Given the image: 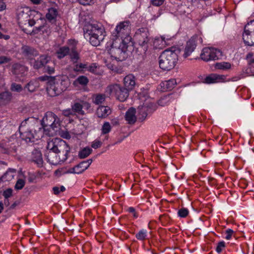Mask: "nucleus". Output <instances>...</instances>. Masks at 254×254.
<instances>
[{
    "label": "nucleus",
    "instance_id": "7c9ffc66",
    "mask_svg": "<svg viewBox=\"0 0 254 254\" xmlns=\"http://www.w3.org/2000/svg\"><path fill=\"white\" fill-rule=\"evenodd\" d=\"M210 60H217L222 56V52L213 48H211Z\"/></svg>",
    "mask_w": 254,
    "mask_h": 254
},
{
    "label": "nucleus",
    "instance_id": "ddd939ff",
    "mask_svg": "<svg viewBox=\"0 0 254 254\" xmlns=\"http://www.w3.org/2000/svg\"><path fill=\"white\" fill-rule=\"evenodd\" d=\"M85 29L86 31H84V37H87V34H93L94 36H97L98 38L102 36V39L104 40L105 31L101 24H91L88 25Z\"/></svg>",
    "mask_w": 254,
    "mask_h": 254
},
{
    "label": "nucleus",
    "instance_id": "dca6fc26",
    "mask_svg": "<svg viewBox=\"0 0 254 254\" xmlns=\"http://www.w3.org/2000/svg\"><path fill=\"white\" fill-rule=\"evenodd\" d=\"M22 55L28 59H32L38 55V51L33 47L28 45H23L21 48Z\"/></svg>",
    "mask_w": 254,
    "mask_h": 254
},
{
    "label": "nucleus",
    "instance_id": "4468645a",
    "mask_svg": "<svg viewBox=\"0 0 254 254\" xmlns=\"http://www.w3.org/2000/svg\"><path fill=\"white\" fill-rule=\"evenodd\" d=\"M25 123L30 125V127L32 129L33 133H35L36 130H40L41 132V138L43 135V132L45 127L41 125V123L37 119H35L33 117L28 118L25 120Z\"/></svg>",
    "mask_w": 254,
    "mask_h": 254
},
{
    "label": "nucleus",
    "instance_id": "de8ad7c7",
    "mask_svg": "<svg viewBox=\"0 0 254 254\" xmlns=\"http://www.w3.org/2000/svg\"><path fill=\"white\" fill-rule=\"evenodd\" d=\"M63 114L65 117H70L75 115L72 108L70 109H67L63 111Z\"/></svg>",
    "mask_w": 254,
    "mask_h": 254
},
{
    "label": "nucleus",
    "instance_id": "6e6d98bb",
    "mask_svg": "<svg viewBox=\"0 0 254 254\" xmlns=\"http://www.w3.org/2000/svg\"><path fill=\"white\" fill-rule=\"evenodd\" d=\"M234 233V231L233 230L229 229L226 231V233L227 234L225 238L227 240H230L231 238L232 235L233 233Z\"/></svg>",
    "mask_w": 254,
    "mask_h": 254
},
{
    "label": "nucleus",
    "instance_id": "f704fd0d",
    "mask_svg": "<svg viewBox=\"0 0 254 254\" xmlns=\"http://www.w3.org/2000/svg\"><path fill=\"white\" fill-rule=\"evenodd\" d=\"M71 108L75 115L76 113L81 115H83L85 114L84 111L82 110L81 104L80 103H74L71 106Z\"/></svg>",
    "mask_w": 254,
    "mask_h": 254
},
{
    "label": "nucleus",
    "instance_id": "bb28decb",
    "mask_svg": "<svg viewBox=\"0 0 254 254\" xmlns=\"http://www.w3.org/2000/svg\"><path fill=\"white\" fill-rule=\"evenodd\" d=\"M177 84V82L175 79H171L169 80L165 81L162 83V87L164 89L171 90Z\"/></svg>",
    "mask_w": 254,
    "mask_h": 254
},
{
    "label": "nucleus",
    "instance_id": "09e8293b",
    "mask_svg": "<svg viewBox=\"0 0 254 254\" xmlns=\"http://www.w3.org/2000/svg\"><path fill=\"white\" fill-rule=\"evenodd\" d=\"M225 243L224 241L220 242L218 243L217 247L216 248V251L218 253H220L222 249L225 248Z\"/></svg>",
    "mask_w": 254,
    "mask_h": 254
},
{
    "label": "nucleus",
    "instance_id": "c85d7f7f",
    "mask_svg": "<svg viewBox=\"0 0 254 254\" xmlns=\"http://www.w3.org/2000/svg\"><path fill=\"white\" fill-rule=\"evenodd\" d=\"M70 47L67 46H64L61 47L59 50L56 52L57 57L59 59L64 58L65 56L68 55L70 52Z\"/></svg>",
    "mask_w": 254,
    "mask_h": 254
},
{
    "label": "nucleus",
    "instance_id": "b1692460",
    "mask_svg": "<svg viewBox=\"0 0 254 254\" xmlns=\"http://www.w3.org/2000/svg\"><path fill=\"white\" fill-rule=\"evenodd\" d=\"M70 59L73 63H76L79 59V55L77 51V48L75 45H72L70 47L69 54Z\"/></svg>",
    "mask_w": 254,
    "mask_h": 254
},
{
    "label": "nucleus",
    "instance_id": "a19ab883",
    "mask_svg": "<svg viewBox=\"0 0 254 254\" xmlns=\"http://www.w3.org/2000/svg\"><path fill=\"white\" fill-rule=\"evenodd\" d=\"M105 100V95L104 94H98L96 96L94 103L97 105L102 103Z\"/></svg>",
    "mask_w": 254,
    "mask_h": 254
},
{
    "label": "nucleus",
    "instance_id": "9d476101",
    "mask_svg": "<svg viewBox=\"0 0 254 254\" xmlns=\"http://www.w3.org/2000/svg\"><path fill=\"white\" fill-rule=\"evenodd\" d=\"M129 21H125L120 22L115 29L114 32L112 33V38L115 39H118L123 36L128 35L130 33V26Z\"/></svg>",
    "mask_w": 254,
    "mask_h": 254
},
{
    "label": "nucleus",
    "instance_id": "412c9836",
    "mask_svg": "<svg viewBox=\"0 0 254 254\" xmlns=\"http://www.w3.org/2000/svg\"><path fill=\"white\" fill-rule=\"evenodd\" d=\"M93 160L92 159H89L86 161H83L81 162L80 163L76 165V168L77 169V174H80L83 173L85 170H86L92 163Z\"/></svg>",
    "mask_w": 254,
    "mask_h": 254
},
{
    "label": "nucleus",
    "instance_id": "0e129e2a",
    "mask_svg": "<svg viewBox=\"0 0 254 254\" xmlns=\"http://www.w3.org/2000/svg\"><path fill=\"white\" fill-rule=\"evenodd\" d=\"M53 190L54 194L56 195L59 194L60 192L61 191L59 189V188L58 187H54L53 188Z\"/></svg>",
    "mask_w": 254,
    "mask_h": 254
},
{
    "label": "nucleus",
    "instance_id": "603ef678",
    "mask_svg": "<svg viewBox=\"0 0 254 254\" xmlns=\"http://www.w3.org/2000/svg\"><path fill=\"white\" fill-rule=\"evenodd\" d=\"M81 4L86 5L94 3L95 0H77Z\"/></svg>",
    "mask_w": 254,
    "mask_h": 254
},
{
    "label": "nucleus",
    "instance_id": "7ed1b4c3",
    "mask_svg": "<svg viewBox=\"0 0 254 254\" xmlns=\"http://www.w3.org/2000/svg\"><path fill=\"white\" fill-rule=\"evenodd\" d=\"M178 55L174 51L167 49L159 57V66L164 70H170L176 65Z\"/></svg>",
    "mask_w": 254,
    "mask_h": 254
},
{
    "label": "nucleus",
    "instance_id": "5701e85b",
    "mask_svg": "<svg viewBox=\"0 0 254 254\" xmlns=\"http://www.w3.org/2000/svg\"><path fill=\"white\" fill-rule=\"evenodd\" d=\"M224 79V75H220L216 74H211L204 79V82L207 84H211L220 81Z\"/></svg>",
    "mask_w": 254,
    "mask_h": 254
},
{
    "label": "nucleus",
    "instance_id": "ea45409f",
    "mask_svg": "<svg viewBox=\"0 0 254 254\" xmlns=\"http://www.w3.org/2000/svg\"><path fill=\"white\" fill-rule=\"evenodd\" d=\"M37 87L36 82L30 81L26 85L25 88H27L29 92H33L36 90Z\"/></svg>",
    "mask_w": 254,
    "mask_h": 254
},
{
    "label": "nucleus",
    "instance_id": "bf43d9fd",
    "mask_svg": "<svg viewBox=\"0 0 254 254\" xmlns=\"http://www.w3.org/2000/svg\"><path fill=\"white\" fill-rule=\"evenodd\" d=\"M86 68V64H79L76 65V67L75 68V70H79L80 69H83Z\"/></svg>",
    "mask_w": 254,
    "mask_h": 254
},
{
    "label": "nucleus",
    "instance_id": "2eb2a0df",
    "mask_svg": "<svg viewBox=\"0 0 254 254\" xmlns=\"http://www.w3.org/2000/svg\"><path fill=\"white\" fill-rule=\"evenodd\" d=\"M28 68L19 63H15L12 64L11 71L16 77H23L26 75Z\"/></svg>",
    "mask_w": 254,
    "mask_h": 254
},
{
    "label": "nucleus",
    "instance_id": "49530a36",
    "mask_svg": "<svg viewBox=\"0 0 254 254\" xmlns=\"http://www.w3.org/2000/svg\"><path fill=\"white\" fill-rule=\"evenodd\" d=\"M189 214L188 210L186 208H182L178 211V216L182 218H185L188 216Z\"/></svg>",
    "mask_w": 254,
    "mask_h": 254
},
{
    "label": "nucleus",
    "instance_id": "1a4fd4ad",
    "mask_svg": "<svg viewBox=\"0 0 254 254\" xmlns=\"http://www.w3.org/2000/svg\"><path fill=\"white\" fill-rule=\"evenodd\" d=\"M40 122L41 123V125H42L44 127H50L53 130H56V131L57 130L56 129L59 128V119L53 112H47L44 116L42 120Z\"/></svg>",
    "mask_w": 254,
    "mask_h": 254
},
{
    "label": "nucleus",
    "instance_id": "c756f323",
    "mask_svg": "<svg viewBox=\"0 0 254 254\" xmlns=\"http://www.w3.org/2000/svg\"><path fill=\"white\" fill-rule=\"evenodd\" d=\"M85 37L86 38L89 37V42L93 46H99L100 42L103 40L102 36L98 38L97 36H94L93 34H87V36Z\"/></svg>",
    "mask_w": 254,
    "mask_h": 254
},
{
    "label": "nucleus",
    "instance_id": "9b49d317",
    "mask_svg": "<svg viewBox=\"0 0 254 254\" xmlns=\"http://www.w3.org/2000/svg\"><path fill=\"white\" fill-rule=\"evenodd\" d=\"M201 43L202 39L200 36L194 35L187 42L184 54V57L186 58L194 51L198 43Z\"/></svg>",
    "mask_w": 254,
    "mask_h": 254
},
{
    "label": "nucleus",
    "instance_id": "774afa93",
    "mask_svg": "<svg viewBox=\"0 0 254 254\" xmlns=\"http://www.w3.org/2000/svg\"><path fill=\"white\" fill-rule=\"evenodd\" d=\"M35 179V177L34 175H29L28 178V180L29 182L32 183L33 182L34 180Z\"/></svg>",
    "mask_w": 254,
    "mask_h": 254
},
{
    "label": "nucleus",
    "instance_id": "69168bd1",
    "mask_svg": "<svg viewBox=\"0 0 254 254\" xmlns=\"http://www.w3.org/2000/svg\"><path fill=\"white\" fill-rule=\"evenodd\" d=\"M27 21H28V25L30 26H34L36 23L35 20L33 19H28L27 20Z\"/></svg>",
    "mask_w": 254,
    "mask_h": 254
},
{
    "label": "nucleus",
    "instance_id": "3c124183",
    "mask_svg": "<svg viewBox=\"0 0 254 254\" xmlns=\"http://www.w3.org/2000/svg\"><path fill=\"white\" fill-rule=\"evenodd\" d=\"M11 59L9 57H5V56H0V64H4L6 63H8L10 62Z\"/></svg>",
    "mask_w": 254,
    "mask_h": 254
},
{
    "label": "nucleus",
    "instance_id": "39448f33",
    "mask_svg": "<svg viewBox=\"0 0 254 254\" xmlns=\"http://www.w3.org/2000/svg\"><path fill=\"white\" fill-rule=\"evenodd\" d=\"M19 130L21 139L26 142H34L35 140H38L41 138L40 130H36L35 133H33L30 127V125L28 123L25 124V120L22 122Z\"/></svg>",
    "mask_w": 254,
    "mask_h": 254
},
{
    "label": "nucleus",
    "instance_id": "423d86ee",
    "mask_svg": "<svg viewBox=\"0 0 254 254\" xmlns=\"http://www.w3.org/2000/svg\"><path fill=\"white\" fill-rule=\"evenodd\" d=\"M148 30L146 28H141L138 29L134 35V38L136 43L138 44L144 53L147 51L148 48L150 38Z\"/></svg>",
    "mask_w": 254,
    "mask_h": 254
},
{
    "label": "nucleus",
    "instance_id": "052dcab7",
    "mask_svg": "<svg viewBox=\"0 0 254 254\" xmlns=\"http://www.w3.org/2000/svg\"><path fill=\"white\" fill-rule=\"evenodd\" d=\"M66 173H73V174H77V169L76 168V166L74 167L69 168L66 172Z\"/></svg>",
    "mask_w": 254,
    "mask_h": 254
},
{
    "label": "nucleus",
    "instance_id": "72a5a7b5",
    "mask_svg": "<svg viewBox=\"0 0 254 254\" xmlns=\"http://www.w3.org/2000/svg\"><path fill=\"white\" fill-rule=\"evenodd\" d=\"M92 150L89 147H85L78 153V157L80 159H84L88 157L92 152Z\"/></svg>",
    "mask_w": 254,
    "mask_h": 254
},
{
    "label": "nucleus",
    "instance_id": "cd10ccee",
    "mask_svg": "<svg viewBox=\"0 0 254 254\" xmlns=\"http://www.w3.org/2000/svg\"><path fill=\"white\" fill-rule=\"evenodd\" d=\"M131 37L130 36L129 34L128 35L123 36L118 39H115V41H118L119 44H121V46H125L127 50L128 46V44L131 42Z\"/></svg>",
    "mask_w": 254,
    "mask_h": 254
},
{
    "label": "nucleus",
    "instance_id": "f3484780",
    "mask_svg": "<svg viewBox=\"0 0 254 254\" xmlns=\"http://www.w3.org/2000/svg\"><path fill=\"white\" fill-rule=\"evenodd\" d=\"M139 113L144 120L148 114H150L156 110L154 104L151 103H146L138 107Z\"/></svg>",
    "mask_w": 254,
    "mask_h": 254
},
{
    "label": "nucleus",
    "instance_id": "f257e3e1",
    "mask_svg": "<svg viewBox=\"0 0 254 254\" xmlns=\"http://www.w3.org/2000/svg\"><path fill=\"white\" fill-rule=\"evenodd\" d=\"M41 81H47V91L52 97L58 96L65 91L69 85L67 77L44 75L39 77Z\"/></svg>",
    "mask_w": 254,
    "mask_h": 254
},
{
    "label": "nucleus",
    "instance_id": "4c0bfd02",
    "mask_svg": "<svg viewBox=\"0 0 254 254\" xmlns=\"http://www.w3.org/2000/svg\"><path fill=\"white\" fill-rule=\"evenodd\" d=\"M89 82L88 78L83 75L79 76L74 81V84H79L81 85H86Z\"/></svg>",
    "mask_w": 254,
    "mask_h": 254
},
{
    "label": "nucleus",
    "instance_id": "2f4dec72",
    "mask_svg": "<svg viewBox=\"0 0 254 254\" xmlns=\"http://www.w3.org/2000/svg\"><path fill=\"white\" fill-rule=\"evenodd\" d=\"M211 48H204L200 54L201 59L204 61H210Z\"/></svg>",
    "mask_w": 254,
    "mask_h": 254
},
{
    "label": "nucleus",
    "instance_id": "6ab92c4d",
    "mask_svg": "<svg viewBox=\"0 0 254 254\" xmlns=\"http://www.w3.org/2000/svg\"><path fill=\"white\" fill-rule=\"evenodd\" d=\"M31 159L33 162L37 164L39 167H42L43 164L42 153L40 151L34 149L32 152Z\"/></svg>",
    "mask_w": 254,
    "mask_h": 254
},
{
    "label": "nucleus",
    "instance_id": "e433bc0d",
    "mask_svg": "<svg viewBox=\"0 0 254 254\" xmlns=\"http://www.w3.org/2000/svg\"><path fill=\"white\" fill-rule=\"evenodd\" d=\"M231 67V64L228 62L217 63L215 65L216 68L222 70L230 69Z\"/></svg>",
    "mask_w": 254,
    "mask_h": 254
},
{
    "label": "nucleus",
    "instance_id": "58836bf2",
    "mask_svg": "<svg viewBox=\"0 0 254 254\" xmlns=\"http://www.w3.org/2000/svg\"><path fill=\"white\" fill-rule=\"evenodd\" d=\"M11 93L8 91L3 92L0 93V103L8 101L11 99Z\"/></svg>",
    "mask_w": 254,
    "mask_h": 254
},
{
    "label": "nucleus",
    "instance_id": "a211bd4d",
    "mask_svg": "<svg viewBox=\"0 0 254 254\" xmlns=\"http://www.w3.org/2000/svg\"><path fill=\"white\" fill-rule=\"evenodd\" d=\"M125 87L128 91L132 90L135 85V77L131 74L127 75L124 79Z\"/></svg>",
    "mask_w": 254,
    "mask_h": 254
},
{
    "label": "nucleus",
    "instance_id": "6e6552de",
    "mask_svg": "<svg viewBox=\"0 0 254 254\" xmlns=\"http://www.w3.org/2000/svg\"><path fill=\"white\" fill-rule=\"evenodd\" d=\"M106 92L109 95H115L117 99L121 102L125 101L129 95L127 89L118 84H112L107 86Z\"/></svg>",
    "mask_w": 254,
    "mask_h": 254
},
{
    "label": "nucleus",
    "instance_id": "4be33fe9",
    "mask_svg": "<svg viewBox=\"0 0 254 254\" xmlns=\"http://www.w3.org/2000/svg\"><path fill=\"white\" fill-rule=\"evenodd\" d=\"M135 110L133 108H129L126 112L125 118L129 124H133L136 121L135 117Z\"/></svg>",
    "mask_w": 254,
    "mask_h": 254
},
{
    "label": "nucleus",
    "instance_id": "0eeeda50",
    "mask_svg": "<svg viewBox=\"0 0 254 254\" xmlns=\"http://www.w3.org/2000/svg\"><path fill=\"white\" fill-rule=\"evenodd\" d=\"M111 48L109 50V53L112 58H114L117 61H123L127 57V50L125 46H121V44L118 43V41H115L114 38Z\"/></svg>",
    "mask_w": 254,
    "mask_h": 254
},
{
    "label": "nucleus",
    "instance_id": "473e14b6",
    "mask_svg": "<svg viewBox=\"0 0 254 254\" xmlns=\"http://www.w3.org/2000/svg\"><path fill=\"white\" fill-rule=\"evenodd\" d=\"M58 15V11L55 8H50L49 9L48 12L46 14V18L50 21L55 19Z\"/></svg>",
    "mask_w": 254,
    "mask_h": 254
},
{
    "label": "nucleus",
    "instance_id": "13d9d810",
    "mask_svg": "<svg viewBox=\"0 0 254 254\" xmlns=\"http://www.w3.org/2000/svg\"><path fill=\"white\" fill-rule=\"evenodd\" d=\"M44 27L43 25L39 26L38 27H35L32 30V33L34 34L38 33L39 31H40L42 28Z\"/></svg>",
    "mask_w": 254,
    "mask_h": 254
},
{
    "label": "nucleus",
    "instance_id": "338daca9",
    "mask_svg": "<svg viewBox=\"0 0 254 254\" xmlns=\"http://www.w3.org/2000/svg\"><path fill=\"white\" fill-rule=\"evenodd\" d=\"M5 8L6 5L5 3L2 1H0V11L4 10Z\"/></svg>",
    "mask_w": 254,
    "mask_h": 254
},
{
    "label": "nucleus",
    "instance_id": "c03bdc74",
    "mask_svg": "<svg viewBox=\"0 0 254 254\" xmlns=\"http://www.w3.org/2000/svg\"><path fill=\"white\" fill-rule=\"evenodd\" d=\"M25 184V183L24 180L19 179L17 181L14 186V188L17 190H21L24 187Z\"/></svg>",
    "mask_w": 254,
    "mask_h": 254
},
{
    "label": "nucleus",
    "instance_id": "393cba45",
    "mask_svg": "<svg viewBox=\"0 0 254 254\" xmlns=\"http://www.w3.org/2000/svg\"><path fill=\"white\" fill-rule=\"evenodd\" d=\"M243 39L246 45L254 46V36L252 33H243Z\"/></svg>",
    "mask_w": 254,
    "mask_h": 254
},
{
    "label": "nucleus",
    "instance_id": "e2e57ef3",
    "mask_svg": "<svg viewBox=\"0 0 254 254\" xmlns=\"http://www.w3.org/2000/svg\"><path fill=\"white\" fill-rule=\"evenodd\" d=\"M128 211L130 213H132L133 214V215L134 217L137 218V215L135 212V209L132 207H130L128 208Z\"/></svg>",
    "mask_w": 254,
    "mask_h": 254
},
{
    "label": "nucleus",
    "instance_id": "a878e982",
    "mask_svg": "<svg viewBox=\"0 0 254 254\" xmlns=\"http://www.w3.org/2000/svg\"><path fill=\"white\" fill-rule=\"evenodd\" d=\"M60 140V138H56L53 139L52 141L48 142L47 148L49 150V152H53V153L55 154L57 150V146L58 145L57 143H59Z\"/></svg>",
    "mask_w": 254,
    "mask_h": 254
},
{
    "label": "nucleus",
    "instance_id": "a18cd8bd",
    "mask_svg": "<svg viewBox=\"0 0 254 254\" xmlns=\"http://www.w3.org/2000/svg\"><path fill=\"white\" fill-rule=\"evenodd\" d=\"M111 126L108 122H105L102 127V133L105 134L109 133L111 130Z\"/></svg>",
    "mask_w": 254,
    "mask_h": 254
},
{
    "label": "nucleus",
    "instance_id": "20e7f679",
    "mask_svg": "<svg viewBox=\"0 0 254 254\" xmlns=\"http://www.w3.org/2000/svg\"><path fill=\"white\" fill-rule=\"evenodd\" d=\"M43 68V72L49 74H52L55 71V63L52 60L51 58L47 55H42L35 60L33 64V68L38 69Z\"/></svg>",
    "mask_w": 254,
    "mask_h": 254
},
{
    "label": "nucleus",
    "instance_id": "8fccbe9b",
    "mask_svg": "<svg viewBox=\"0 0 254 254\" xmlns=\"http://www.w3.org/2000/svg\"><path fill=\"white\" fill-rule=\"evenodd\" d=\"M12 191L11 189L8 188L3 191V195L5 199H7L12 195Z\"/></svg>",
    "mask_w": 254,
    "mask_h": 254
},
{
    "label": "nucleus",
    "instance_id": "4d7b16f0",
    "mask_svg": "<svg viewBox=\"0 0 254 254\" xmlns=\"http://www.w3.org/2000/svg\"><path fill=\"white\" fill-rule=\"evenodd\" d=\"M97 67L96 64H92L88 67V70L92 73H95Z\"/></svg>",
    "mask_w": 254,
    "mask_h": 254
},
{
    "label": "nucleus",
    "instance_id": "f8f14e48",
    "mask_svg": "<svg viewBox=\"0 0 254 254\" xmlns=\"http://www.w3.org/2000/svg\"><path fill=\"white\" fill-rule=\"evenodd\" d=\"M85 29L86 31H84V37H87V34H93L94 36H97L98 38L102 36V39L104 40L105 31L101 24H91L88 25Z\"/></svg>",
    "mask_w": 254,
    "mask_h": 254
},
{
    "label": "nucleus",
    "instance_id": "680f3d73",
    "mask_svg": "<svg viewBox=\"0 0 254 254\" xmlns=\"http://www.w3.org/2000/svg\"><path fill=\"white\" fill-rule=\"evenodd\" d=\"M81 104V106L82 107V109H84L86 110H88L90 108V105L89 103L87 102H82Z\"/></svg>",
    "mask_w": 254,
    "mask_h": 254
},
{
    "label": "nucleus",
    "instance_id": "79ce46f5",
    "mask_svg": "<svg viewBox=\"0 0 254 254\" xmlns=\"http://www.w3.org/2000/svg\"><path fill=\"white\" fill-rule=\"evenodd\" d=\"M10 89L13 92H20L22 90L23 88L20 84L16 83H12L11 84Z\"/></svg>",
    "mask_w": 254,
    "mask_h": 254
},
{
    "label": "nucleus",
    "instance_id": "f03ea898",
    "mask_svg": "<svg viewBox=\"0 0 254 254\" xmlns=\"http://www.w3.org/2000/svg\"><path fill=\"white\" fill-rule=\"evenodd\" d=\"M57 143V150L55 154L53 152H47L46 154L48 162L54 165L65 161L70 150V147L64 140L61 139L60 143Z\"/></svg>",
    "mask_w": 254,
    "mask_h": 254
},
{
    "label": "nucleus",
    "instance_id": "aec40b11",
    "mask_svg": "<svg viewBox=\"0 0 254 254\" xmlns=\"http://www.w3.org/2000/svg\"><path fill=\"white\" fill-rule=\"evenodd\" d=\"M111 113V109L108 106H100L96 111V115L98 117L102 119L107 117Z\"/></svg>",
    "mask_w": 254,
    "mask_h": 254
},
{
    "label": "nucleus",
    "instance_id": "c9c22d12",
    "mask_svg": "<svg viewBox=\"0 0 254 254\" xmlns=\"http://www.w3.org/2000/svg\"><path fill=\"white\" fill-rule=\"evenodd\" d=\"M244 33H252L254 36V20L251 21L246 25Z\"/></svg>",
    "mask_w": 254,
    "mask_h": 254
},
{
    "label": "nucleus",
    "instance_id": "5fc2aeb1",
    "mask_svg": "<svg viewBox=\"0 0 254 254\" xmlns=\"http://www.w3.org/2000/svg\"><path fill=\"white\" fill-rule=\"evenodd\" d=\"M164 0H151V2L153 5L160 6L164 2Z\"/></svg>",
    "mask_w": 254,
    "mask_h": 254
},
{
    "label": "nucleus",
    "instance_id": "37998d69",
    "mask_svg": "<svg viewBox=\"0 0 254 254\" xmlns=\"http://www.w3.org/2000/svg\"><path fill=\"white\" fill-rule=\"evenodd\" d=\"M147 232L144 230H140L138 233H137L135 235V237L137 239L139 240H144L146 237Z\"/></svg>",
    "mask_w": 254,
    "mask_h": 254
},
{
    "label": "nucleus",
    "instance_id": "864d4df0",
    "mask_svg": "<svg viewBox=\"0 0 254 254\" xmlns=\"http://www.w3.org/2000/svg\"><path fill=\"white\" fill-rule=\"evenodd\" d=\"M102 142L99 140L95 141L91 145V147L94 149L99 148L102 145Z\"/></svg>",
    "mask_w": 254,
    "mask_h": 254
}]
</instances>
